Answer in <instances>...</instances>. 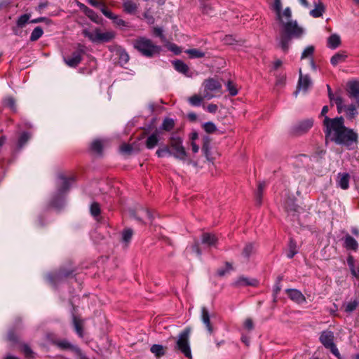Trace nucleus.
<instances>
[{"label": "nucleus", "mask_w": 359, "mask_h": 359, "mask_svg": "<svg viewBox=\"0 0 359 359\" xmlns=\"http://www.w3.org/2000/svg\"><path fill=\"white\" fill-rule=\"evenodd\" d=\"M273 8L276 12V20L280 26L278 46L284 53H287L292 41L301 38L304 31L296 20L292 19V11L289 7L282 11L280 0H274Z\"/></svg>", "instance_id": "nucleus-1"}, {"label": "nucleus", "mask_w": 359, "mask_h": 359, "mask_svg": "<svg viewBox=\"0 0 359 359\" xmlns=\"http://www.w3.org/2000/svg\"><path fill=\"white\" fill-rule=\"evenodd\" d=\"M327 138L337 144L341 145L348 150L354 149L358 143V135L353 129L344 126V118L339 116L334 118L325 117L324 119Z\"/></svg>", "instance_id": "nucleus-2"}, {"label": "nucleus", "mask_w": 359, "mask_h": 359, "mask_svg": "<svg viewBox=\"0 0 359 359\" xmlns=\"http://www.w3.org/2000/svg\"><path fill=\"white\" fill-rule=\"evenodd\" d=\"M327 87L330 98L336 104L337 112L339 114L344 113L348 120L354 119L358 114L356 106L354 104H346L344 99L340 95L332 96L329 86Z\"/></svg>", "instance_id": "nucleus-3"}, {"label": "nucleus", "mask_w": 359, "mask_h": 359, "mask_svg": "<svg viewBox=\"0 0 359 359\" xmlns=\"http://www.w3.org/2000/svg\"><path fill=\"white\" fill-rule=\"evenodd\" d=\"M134 47L142 55L147 57L158 54L161 50V46L155 45L151 40L145 37H140L135 40Z\"/></svg>", "instance_id": "nucleus-4"}, {"label": "nucleus", "mask_w": 359, "mask_h": 359, "mask_svg": "<svg viewBox=\"0 0 359 359\" xmlns=\"http://www.w3.org/2000/svg\"><path fill=\"white\" fill-rule=\"evenodd\" d=\"M82 34L93 43H106L111 41L115 37L114 32H102L100 28H95L93 31L85 29L83 30Z\"/></svg>", "instance_id": "nucleus-5"}, {"label": "nucleus", "mask_w": 359, "mask_h": 359, "mask_svg": "<svg viewBox=\"0 0 359 359\" xmlns=\"http://www.w3.org/2000/svg\"><path fill=\"white\" fill-rule=\"evenodd\" d=\"M182 139L176 133L172 134L169 139V147L171 150L172 156L175 158L185 161L187 157V153L182 144Z\"/></svg>", "instance_id": "nucleus-6"}, {"label": "nucleus", "mask_w": 359, "mask_h": 359, "mask_svg": "<svg viewBox=\"0 0 359 359\" xmlns=\"http://www.w3.org/2000/svg\"><path fill=\"white\" fill-rule=\"evenodd\" d=\"M190 333L191 329L189 327L185 328L179 334L175 345V349L178 350L185 357L189 359L192 357L189 344Z\"/></svg>", "instance_id": "nucleus-7"}, {"label": "nucleus", "mask_w": 359, "mask_h": 359, "mask_svg": "<svg viewBox=\"0 0 359 359\" xmlns=\"http://www.w3.org/2000/svg\"><path fill=\"white\" fill-rule=\"evenodd\" d=\"M87 48L85 45L78 43L76 48L69 57H64V61L70 67H77L82 60L83 56L86 53Z\"/></svg>", "instance_id": "nucleus-8"}, {"label": "nucleus", "mask_w": 359, "mask_h": 359, "mask_svg": "<svg viewBox=\"0 0 359 359\" xmlns=\"http://www.w3.org/2000/svg\"><path fill=\"white\" fill-rule=\"evenodd\" d=\"M313 125L312 118L302 120L294 124L289 130L290 135L292 136H300L306 133Z\"/></svg>", "instance_id": "nucleus-9"}, {"label": "nucleus", "mask_w": 359, "mask_h": 359, "mask_svg": "<svg viewBox=\"0 0 359 359\" xmlns=\"http://www.w3.org/2000/svg\"><path fill=\"white\" fill-rule=\"evenodd\" d=\"M320 341L323 346L330 349L331 353L337 358H340L339 351L334 343V334L330 331H325L322 332L320 337Z\"/></svg>", "instance_id": "nucleus-10"}, {"label": "nucleus", "mask_w": 359, "mask_h": 359, "mask_svg": "<svg viewBox=\"0 0 359 359\" xmlns=\"http://www.w3.org/2000/svg\"><path fill=\"white\" fill-rule=\"evenodd\" d=\"M204 95L205 99L210 100L214 97L213 92L220 91L222 89L221 83L213 78L205 79L203 82Z\"/></svg>", "instance_id": "nucleus-11"}, {"label": "nucleus", "mask_w": 359, "mask_h": 359, "mask_svg": "<svg viewBox=\"0 0 359 359\" xmlns=\"http://www.w3.org/2000/svg\"><path fill=\"white\" fill-rule=\"evenodd\" d=\"M57 196H62L70 188L72 184L75 182L76 179L73 175L66 177L64 174L58 175Z\"/></svg>", "instance_id": "nucleus-12"}, {"label": "nucleus", "mask_w": 359, "mask_h": 359, "mask_svg": "<svg viewBox=\"0 0 359 359\" xmlns=\"http://www.w3.org/2000/svg\"><path fill=\"white\" fill-rule=\"evenodd\" d=\"M299 78L297 83V90L294 91V95L297 97L298 93L301 91L306 93L308 88L311 85V79L307 74L303 75L302 68L299 69Z\"/></svg>", "instance_id": "nucleus-13"}, {"label": "nucleus", "mask_w": 359, "mask_h": 359, "mask_svg": "<svg viewBox=\"0 0 359 359\" xmlns=\"http://www.w3.org/2000/svg\"><path fill=\"white\" fill-rule=\"evenodd\" d=\"M348 97L355 101L359 108V81H352L347 83Z\"/></svg>", "instance_id": "nucleus-14"}, {"label": "nucleus", "mask_w": 359, "mask_h": 359, "mask_svg": "<svg viewBox=\"0 0 359 359\" xmlns=\"http://www.w3.org/2000/svg\"><path fill=\"white\" fill-rule=\"evenodd\" d=\"M283 207L288 215L292 216H294L299 209V207L295 203V199L290 196L284 200Z\"/></svg>", "instance_id": "nucleus-15"}, {"label": "nucleus", "mask_w": 359, "mask_h": 359, "mask_svg": "<svg viewBox=\"0 0 359 359\" xmlns=\"http://www.w3.org/2000/svg\"><path fill=\"white\" fill-rule=\"evenodd\" d=\"M172 64L176 71L187 77H193L196 74V73L191 71L188 65L182 60H175Z\"/></svg>", "instance_id": "nucleus-16"}, {"label": "nucleus", "mask_w": 359, "mask_h": 359, "mask_svg": "<svg viewBox=\"0 0 359 359\" xmlns=\"http://www.w3.org/2000/svg\"><path fill=\"white\" fill-rule=\"evenodd\" d=\"M201 4L202 13L206 15H212L214 13L215 0H198Z\"/></svg>", "instance_id": "nucleus-17"}, {"label": "nucleus", "mask_w": 359, "mask_h": 359, "mask_svg": "<svg viewBox=\"0 0 359 359\" xmlns=\"http://www.w3.org/2000/svg\"><path fill=\"white\" fill-rule=\"evenodd\" d=\"M286 292L288 297L297 304H303L306 302V299L302 293L296 289H287Z\"/></svg>", "instance_id": "nucleus-18"}, {"label": "nucleus", "mask_w": 359, "mask_h": 359, "mask_svg": "<svg viewBox=\"0 0 359 359\" xmlns=\"http://www.w3.org/2000/svg\"><path fill=\"white\" fill-rule=\"evenodd\" d=\"M201 320L205 325V327L208 332L211 334L213 333V327L210 323V316L208 310L206 307L203 306L201 308Z\"/></svg>", "instance_id": "nucleus-19"}, {"label": "nucleus", "mask_w": 359, "mask_h": 359, "mask_svg": "<svg viewBox=\"0 0 359 359\" xmlns=\"http://www.w3.org/2000/svg\"><path fill=\"white\" fill-rule=\"evenodd\" d=\"M233 285L238 287L256 286L257 285V280L256 279H249L248 278L241 276L233 283Z\"/></svg>", "instance_id": "nucleus-20"}, {"label": "nucleus", "mask_w": 359, "mask_h": 359, "mask_svg": "<svg viewBox=\"0 0 359 359\" xmlns=\"http://www.w3.org/2000/svg\"><path fill=\"white\" fill-rule=\"evenodd\" d=\"M133 217L139 222H143L144 218L148 219L149 220L152 219V215L151 212L145 208H140L135 212L133 213Z\"/></svg>", "instance_id": "nucleus-21"}, {"label": "nucleus", "mask_w": 359, "mask_h": 359, "mask_svg": "<svg viewBox=\"0 0 359 359\" xmlns=\"http://www.w3.org/2000/svg\"><path fill=\"white\" fill-rule=\"evenodd\" d=\"M350 175L348 173L343 172L337 175V182L342 189H347L349 187Z\"/></svg>", "instance_id": "nucleus-22"}, {"label": "nucleus", "mask_w": 359, "mask_h": 359, "mask_svg": "<svg viewBox=\"0 0 359 359\" xmlns=\"http://www.w3.org/2000/svg\"><path fill=\"white\" fill-rule=\"evenodd\" d=\"M314 55V46H309L306 48L302 53L301 60L309 59L310 65L312 69H314V60L313 56Z\"/></svg>", "instance_id": "nucleus-23"}, {"label": "nucleus", "mask_w": 359, "mask_h": 359, "mask_svg": "<svg viewBox=\"0 0 359 359\" xmlns=\"http://www.w3.org/2000/svg\"><path fill=\"white\" fill-rule=\"evenodd\" d=\"M344 245L348 250L357 251L358 243L355 238L350 235H346L344 238Z\"/></svg>", "instance_id": "nucleus-24"}, {"label": "nucleus", "mask_w": 359, "mask_h": 359, "mask_svg": "<svg viewBox=\"0 0 359 359\" xmlns=\"http://www.w3.org/2000/svg\"><path fill=\"white\" fill-rule=\"evenodd\" d=\"M158 142L159 133L158 131H155L147 138L145 142L146 147L149 149H152L158 144Z\"/></svg>", "instance_id": "nucleus-25"}, {"label": "nucleus", "mask_w": 359, "mask_h": 359, "mask_svg": "<svg viewBox=\"0 0 359 359\" xmlns=\"http://www.w3.org/2000/svg\"><path fill=\"white\" fill-rule=\"evenodd\" d=\"M123 11L128 14H133L137 10V4L133 0H121Z\"/></svg>", "instance_id": "nucleus-26"}, {"label": "nucleus", "mask_w": 359, "mask_h": 359, "mask_svg": "<svg viewBox=\"0 0 359 359\" xmlns=\"http://www.w3.org/2000/svg\"><path fill=\"white\" fill-rule=\"evenodd\" d=\"M256 251V248L254 243H247L245 247L243 248L242 250V256L247 260L249 259V258L255 254Z\"/></svg>", "instance_id": "nucleus-27"}, {"label": "nucleus", "mask_w": 359, "mask_h": 359, "mask_svg": "<svg viewBox=\"0 0 359 359\" xmlns=\"http://www.w3.org/2000/svg\"><path fill=\"white\" fill-rule=\"evenodd\" d=\"M217 242V238L215 234L204 233L202 235V243L208 246H215Z\"/></svg>", "instance_id": "nucleus-28"}, {"label": "nucleus", "mask_w": 359, "mask_h": 359, "mask_svg": "<svg viewBox=\"0 0 359 359\" xmlns=\"http://www.w3.org/2000/svg\"><path fill=\"white\" fill-rule=\"evenodd\" d=\"M57 346L61 349H71L78 354H81V350L79 347L72 345L67 340H61L56 342Z\"/></svg>", "instance_id": "nucleus-29"}, {"label": "nucleus", "mask_w": 359, "mask_h": 359, "mask_svg": "<svg viewBox=\"0 0 359 359\" xmlns=\"http://www.w3.org/2000/svg\"><path fill=\"white\" fill-rule=\"evenodd\" d=\"M73 325L77 334L82 338L83 337V320L79 319L76 316L73 315Z\"/></svg>", "instance_id": "nucleus-30"}, {"label": "nucleus", "mask_w": 359, "mask_h": 359, "mask_svg": "<svg viewBox=\"0 0 359 359\" xmlns=\"http://www.w3.org/2000/svg\"><path fill=\"white\" fill-rule=\"evenodd\" d=\"M347 264L351 270L352 275L359 279V265L357 269L355 268V260L353 256H348L347 258Z\"/></svg>", "instance_id": "nucleus-31"}, {"label": "nucleus", "mask_w": 359, "mask_h": 359, "mask_svg": "<svg viewBox=\"0 0 359 359\" xmlns=\"http://www.w3.org/2000/svg\"><path fill=\"white\" fill-rule=\"evenodd\" d=\"M347 57V55L344 53H337L334 55L331 60V64L334 66H336L341 62H344Z\"/></svg>", "instance_id": "nucleus-32"}, {"label": "nucleus", "mask_w": 359, "mask_h": 359, "mask_svg": "<svg viewBox=\"0 0 359 359\" xmlns=\"http://www.w3.org/2000/svg\"><path fill=\"white\" fill-rule=\"evenodd\" d=\"M175 127V121L171 118H165L163 119L161 126V129L165 131H170Z\"/></svg>", "instance_id": "nucleus-33"}, {"label": "nucleus", "mask_w": 359, "mask_h": 359, "mask_svg": "<svg viewBox=\"0 0 359 359\" xmlns=\"http://www.w3.org/2000/svg\"><path fill=\"white\" fill-rule=\"evenodd\" d=\"M185 53L189 55L190 58H201L205 55L204 52L197 48L187 49Z\"/></svg>", "instance_id": "nucleus-34"}, {"label": "nucleus", "mask_w": 359, "mask_h": 359, "mask_svg": "<svg viewBox=\"0 0 359 359\" xmlns=\"http://www.w3.org/2000/svg\"><path fill=\"white\" fill-rule=\"evenodd\" d=\"M90 149L97 154L101 155L103 149V143L100 140H94L90 145Z\"/></svg>", "instance_id": "nucleus-35"}, {"label": "nucleus", "mask_w": 359, "mask_h": 359, "mask_svg": "<svg viewBox=\"0 0 359 359\" xmlns=\"http://www.w3.org/2000/svg\"><path fill=\"white\" fill-rule=\"evenodd\" d=\"M340 37L338 35L332 34L327 40V46L330 48H336L340 44Z\"/></svg>", "instance_id": "nucleus-36"}, {"label": "nucleus", "mask_w": 359, "mask_h": 359, "mask_svg": "<svg viewBox=\"0 0 359 359\" xmlns=\"http://www.w3.org/2000/svg\"><path fill=\"white\" fill-rule=\"evenodd\" d=\"M150 351L152 353H154L157 358L162 357L165 355V350L162 345L159 344H154L151 346Z\"/></svg>", "instance_id": "nucleus-37"}, {"label": "nucleus", "mask_w": 359, "mask_h": 359, "mask_svg": "<svg viewBox=\"0 0 359 359\" xmlns=\"http://www.w3.org/2000/svg\"><path fill=\"white\" fill-rule=\"evenodd\" d=\"M43 34V30L41 27H35L31 33L29 40L31 41H36L40 39Z\"/></svg>", "instance_id": "nucleus-38"}, {"label": "nucleus", "mask_w": 359, "mask_h": 359, "mask_svg": "<svg viewBox=\"0 0 359 359\" xmlns=\"http://www.w3.org/2000/svg\"><path fill=\"white\" fill-rule=\"evenodd\" d=\"M84 12L92 21L99 23L100 17L93 10L85 6Z\"/></svg>", "instance_id": "nucleus-39"}, {"label": "nucleus", "mask_w": 359, "mask_h": 359, "mask_svg": "<svg viewBox=\"0 0 359 359\" xmlns=\"http://www.w3.org/2000/svg\"><path fill=\"white\" fill-rule=\"evenodd\" d=\"M3 103L6 107L9 108L13 111H16L17 108H16V104H15V100H14L13 97H6L3 100Z\"/></svg>", "instance_id": "nucleus-40"}, {"label": "nucleus", "mask_w": 359, "mask_h": 359, "mask_svg": "<svg viewBox=\"0 0 359 359\" xmlns=\"http://www.w3.org/2000/svg\"><path fill=\"white\" fill-rule=\"evenodd\" d=\"M30 139V135L29 133L24 132L22 133L18 142V149H22L24 145L28 142V140Z\"/></svg>", "instance_id": "nucleus-41"}, {"label": "nucleus", "mask_w": 359, "mask_h": 359, "mask_svg": "<svg viewBox=\"0 0 359 359\" xmlns=\"http://www.w3.org/2000/svg\"><path fill=\"white\" fill-rule=\"evenodd\" d=\"M210 140L208 137H205L203 138V147H202V151L204 154V155L206 156L207 158H208L210 155Z\"/></svg>", "instance_id": "nucleus-42"}, {"label": "nucleus", "mask_w": 359, "mask_h": 359, "mask_svg": "<svg viewBox=\"0 0 359 359\" xmlns=\"http://www.w3.org/2000/svg\"><path fill=\"white\" fill-rule=\"evenodd\" d=\"M265 186H266L265 182H260L258 184V188H257V191L256 192L255 197H256V202L259 205H261V203H262V194H263V191H264Z\"/></svg>", "instance_id": "nucleus-43"}, {"label": "nucleus", "mask_w": 359, "mask_h": 359, "mask_svg": "<svg viewBox=\"0 0 359 359\" xmlns=\"http://www.w3.org/2000/svg\"><path fill=\"white\" fill-rule=\"evenodd\" d=\"M31 15L28 13L20 15L17 20L18 27L22 28L29 22Z\"/></svg>", "instance_id": "nucleus-44"}, {"label": "nucleus", "mask_w": 359, "mask_h": 359, "mask_svg": "<svg viewBox=\"0 0 359 359\" xmlns=\"http://www.w3.org/2000/svg\"><path fill=\"white\" fill-rule=\"evenodd\" d=\"M297 253V250L296 249V243L291 239L289 244V250L287 252V257L289 259H292Z\"/></svg>", "instance_id": "nucleus-45"}, {"label": "nucleus", "mask_w": 359, "mask_h": 359, "mask_svg": "<svg viewBox=\"0 0 359 359\" xmlns=\"http://www.w3.org/2000/svg\"><path fill=\"white\" fill-rule=\"evenodd\" d=\"M156 154L159 158L163 157L167 154L169 156H172L171 150L169 147V145L165 146L162 148H159L156 151Z\"/></svg>", "instance_id": "nucleus-46"}, {"label": "nucleus", "mask_w": 359, "mask_h": 359, "mask_svg": "<svg viewBox=\"0 0 359 359\" xmlns=\"http://www.w3.org/2000/svg\"><path fill=\"white\" fill-rule=\"evenodd\" d=\"M90 214L94 217H97L100 214V206L98 203L93 202L90 208Z\"/></svg>", "instance_id": "nucleus-47"}, {"label": "nucleus", "mask_w": 359, "mask_h": 359, "mask_svg": "<svg viewBox=\"0 0 359 359\" xmlns=\"http://www.w3.org/2000/svg\"><path fill=\"white\" fill-rule=\"evenodd\" d=\"M133 234V231L131 229H126L123 231L122 233V240L126 243H128L130 241L132 236Z\"/></svg>", "instance_id": "nucleus-48"}, {"label": "nucleus", "mask_w": 359, "mask_h": 359, "mask_svg": "<svg viewBox=\"0 0 359 359\" xmlns=\"http://www.w3.org/2000/svg\"><path fill=\"white\" fill-rule=\"evenodd\" d=\"M204 97L194 95L189 98V102L192 106H200Z\"/></svg>", "instance_id": "nucleus-49"}, {"label": "nucleus", "mask_w": 359, "mask_h": 359, "mask_svg": "<svg viewBox=\"0 0 359 359\" xmlns=\"http://www.w3.org/2000/svg\"><path fill=\"white\" fill-rule=\"evenodd\" d=\"M359 305V302L357 299L348 302L345 307V311L351 313L356 309Z\"/></svg>", "instance_id": "nucleus-50"}, {"label": "nucleus", "mask_w": 359, "mask_h": 359, "mask_svg": "<svg viewBox=\"0 0 359 359\" xmlns=\"http://www.w3.org/2000/svg\"><path fill=\"white\" fill-rule=\"evenodd\" d=\"M325 10V6L322 2L319 1L318 4H316V18L322 16Z\"/></svg>", "instance_id": "nucleus-51"}, {"label": "nucleus", "mask_w": 359, "mask_h": 359, "mask_svg": "<svg viewBox=\"0 0 359 359\" xmlns=\"http://www.w3.org/2000/svg\"><path fill=\"white\" fill-rule=\"evenodd\" d=\"M203 129L208 133H212L216 131V126L212 122H207L203 125Z\"/></svg>", "instance_id": "nucleus-52"}, {"label": "nucleus", "mask_w": 359, "mask_h": 359, "mask_svg": "<svg viewBox=\"0 0 359 359\" xmlns=\"http://www.w3.org/2000/svg\"><path fill=\"white\" fill-rule=\"evenodd\" d=\"M286 82V76L285 74H280L276 76V86L277 87H283Z\"/></svg>", "instance_id": "nucleus-53"}, {"label": "nucleus", "mask_w": 359, "mask_h": 359, "mask_svg": "<svg viewBox=\"0 0 359 359\" xmlns=\"http://www.w3.org/2000/svg\"><path fill=\"white\" fill-rule=\"evenodd\" d=\"M22 351L25 354V357L27 358H33V351L30 348V347L27 344H23L22 346Z\"/></svg>", "instance_id": "nucleus-54"}, {"label": "nucleus", "mask_w": 359, "mask_h": 359, "mask_svg": "<svg viewBox=\"0 0 359 359\" xmlns=\"http://www.w3.org/2000/svg\"><path fill=\"white\" fill-rule=\"evenodd\" d=\"M112 20L113 22L116 24L117 26L128 27V23L117 15H115Z\"/></svg>", "instance_id": "nucleus-55"}, {"label": "nucleus", "mask_w": 359, "mask_h": 359, "mask_svg": "<svg viewBox=\"0 0 359 359\" xmlns=\"http://www.w3.org/2000/svg\"><path fill=\"white\" fill-rule=\"evenodd\" d=\"M226 86H227V89L229 92V94L231 96H235L237 95L238 90L231 81H228Z\"/></svg>", "instance_id": "nucleus-56"}, {"label": "nucleus", "mask_w": 359, "mask_h": 359, "mask_svg": "<svg viewBox=\"0 0 359 359\" xmlns=\"http://www.w3.org/2000/svg\"><path fill=\"white\" fill-rule=\"evenodd\" d=\"M101 11L105 17H107V18H109L111 20H112L115 16V14L113 13L111 11H109L105 6H102V8H101Z\"/></svg>", "instance_id": "nucleus-57"}, {"label": "nucleus", "mask_w": 359, "mask_h": 359, "mask_svg": "<svg viewBox=\"0 0 359 359\" xmlns=\"http://www.w3.org/2000/svg\"><path fill=\"white\" fill-rule=\"evenodd\" d=\"M71 274V272L69 271H60L59 272H57L55 275V277H53L52 278H56V279H62L63 278H67L68 277L69 275Z\"/></svg>", "instance_id": "nucleus-58"}, {"label": "nucleus", "mask_w": 359, "mask_h": 359, "mask_svg": "<svg viewBox=\"0 0 359 359\" xmlns=\"http://www.w3.org/2000/svg\"><path fill=\"white\" fill-rule=\"evenodd\" d=\"M121 151L122 153L128 154L132 151V147L128 144H123L121 146Z\"/></svg>", "instance_id": "nucleus-59"}, {"label": "nucleus", "mask_w": 359, "mask_h": 359, "mask_svg": "<svg viewBox=\"0 0 359 359\" xmlns=\"http://www.w3.org/2000/svg\"><path fill=\"white\" fill-rule=\"evenodd\" d=\"M236 41V39L231 35H227L224 38V42L229 45H233Z\"/></svg>", "instance_id": "nucleus-60"}, {"label": "nucleus", "mask_w": 359, "mask_h": 359, "mask_svg": "<svg viewBox=\"0 0 359 359\" xmlns=\"http://www.w3.org/2000/svg\"><path fill=\"white\" fill-rule=\"evenodd\" d=\"M154 34L156 36L160 37L161 39H163V29L160 27H154Z\"/></svg>", "instance_id": "nucleus-61"}, {"label": "nucleus", "mask_w": 359, "mask_h": 359, "mask_svg": "<svg viewBox=\"0 0 359 359\" xmlns=\"http://www.w3.org/2000/svg\"><path fill=\"white\" fill-rule=\"evenodd\" d=\"M49 20L45 17H39L35 19H32L29 21L30 23L36 24L42 22H48Z\"/></svg>", "instance_id": "nucleus-62"}, {"label": "nucleus", "mask_w": 359, "mask_h": 359, "mask_svg": "<svg viewBox=\"0 0 359 359\" xmlns=\"http://www.w3.org/2000/svg\"><path fill=\"white\" fill-rule=\"evenodd\" d=\"M244 326L246 329L250 330L253 328V322L250 318H248L245 320L244 323Z\"/></svg>", "instance_id": "nucleus-63"}, {"label": "nucleus", "mask_w": 359, "mask_h": 359, "mask_svg": "<svg viewBox=\"0 0 359 359\" xmlns=\"http://www.w3.org/2000/svg\"><path fill=\"white\" fill-rule=\"evenodd\" d=\"M217 109V106L215 104H210L207 107V109L210 113H215Z\"/></svg>", "instance_id": "nucleus-64"}]
</instances>
